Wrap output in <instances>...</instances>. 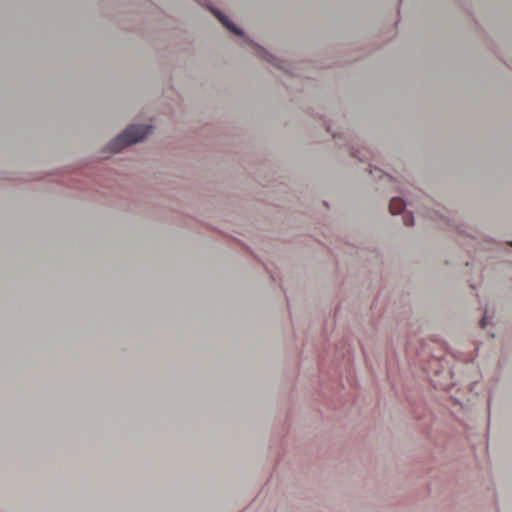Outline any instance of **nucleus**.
Instances as JSON below:
<instances>
[{
	"label": "nucleus",
	"instance_id": "nucleus-1",
	"mask_svg": "<svg viewBox=\"0 0 512 512\" xmlns=\"http://www.w3.org/2000/svg\"><path fill=\"white\" fill-rule=\"evenodd\" d=\"M149 125H131L116 137L109 145L112 152H119L124 147L142 141L151 131Z\"/></svg>",
	"mask_w": 512,
	"mask_h": 512
},
{
	"label": "nucleus",
	"instance_id": "nucleus-2",
	"mask_svg": "<svg viewBox=\"0 0 512 512\" xmlns=\"http://www.w3.org/2000/svg\"><path fill=\"white\" fill-rule=\"evenodd\" d=\"M212 12L229 31L233 32L236 35H242V31L239 30L232 22H230L225 15H223L217 10H212Z\"/></svg>",
	"mask_w": 512,
	"mask_h": 512
},
{
	"label": "nucleus",
	"instance_id": "nucleus-3",
	"mask_svg": "<svg viewBox=\"0 0 512 512\" xmlns=\"http://www.w3.org/2000/svg\"><path fill=\"white\" fill-rule=\"evenodd\" d=\"M405 208V203L401 198L394 197L389 204L390 213L393 215L401 213Z\"/></svg>",
	"mask_w": 512,
	"mask_h": 512
},
{
	"label": "nucleus",
	"instance_id": "nucleus-4",
	"mask_svg": "<svg viewBox=\"0 0 512 512\" xmlns=\"http://www.w3.org/2000/svg\"><path fill=\"white\" fill-rule=\"evenodd\" d=\"M404 224L406 226H412L414 224V218L411 214L404 215Z\"/></svg>",
	"mask_w": 512,
	"mask_h": 512
},
{
	"label": "nucleus",
	"instance_id": "nucleus-5",
	"mask_svg": "<svg viewBox=\"0 0 512 512\" xmlns=\"http://www.w3.org/2000/svg\"><path fill=\"white\" fill-rule=\"evenodd\" d=\"M486 325V317H483L482 320H481V326L482 328H484Z\"/></svg>",
	"mask_w": 512,
	"mask_h": 512
}]
</instances>
